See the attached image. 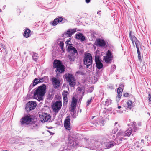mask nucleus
<instances>
[{"instance_id": "32", "label": "nucleus", "mask_w": 151, "mask_h": 151, "mask_svg": "<svg viewBox=\"0 0 151 151\" xmlns=\"http://www.w3.org/2000/svg\"><path fill=\"white\" fill-rule=\"evenodd\" d=\"M106 56L113 58V56L112 55V53L109 50H108L106 52Z\"/></svg>"}, {"instance_id": "10", "label": "nucleus", "mask_w": 151, "mask_h": 151, "mask_svg": "<svg viewBox=\"0 0 151 151\" xmlns=\"http://www.w3.org/2000/svg\"><path fill=\"white\" fill-rule=\"evenodd\" d=\"M68 22V20L65 18H63L62 17L56 18L51 23V24L54 26L56 25L59 23L63 24Z\"/></svg>"}, {"instance_id": "26", "label": "nucleus", "mask_w": 151, "mask_h": 151, "mask_svg": "<svg viewBox=\"0 0 151 151\" xmlns=\"http://www.w3.org/2000/svg\"><path fill=\"white\" fill-rule=\"evenodd\" d=\"M102 60L100 59V57L99 55H96L95 56V63L101 62Z\"/></svg>"}, {"instance_id": "6", "label": "nucleus", "mask_w": 151, "mask_h": 151, "mask_svg": "<svg viewBox=\"0 0 151 151\" xmlns=\"http://www.w3.org/2000/svg\"><path fill=\"white\" fill-rule=\"evenodd\" d=\"M67 81L69 82V85L71 87H74L76 84V80L72 74L66 73L63 76Z\"/></svg>"}, {"instance_id": "30", "label": "nucleus", "mask_w": 151, "mask_h": 151, "mask_svg": "<svg viewBox=\"0 0 151 151\" xmlns=\"http://www.w3.org/2000/svg\"><path fill=\"white\" fill-rule=\"evenodd\" d=\"M39 79L36 78H35L33 81V86H35L36 85H37L39 83H40V82L39 81Z\"/></svg>"}, {"instance_id": "47", "label": "nucleus", "mask_w": 151, "mask_h": 151, "mask_svg": "<svg viewBox=\"0 0 151 151\" xmlns=\"http://www.w3.org/2000/svg\"><path fill=\"white\" fill-rule=\"evenodd\" d=\"M48 98L50 100L52 99L53 98V97L52 96V95L51 94H49L48 95Z\"/></svg>"}, {"instance_id": "20", "label": "nucleus", "mask_w": 151, "mask_h": 151, "mask_svg": "<svg viewBox=\"0 0 151 151\" xmlns=\"http://www.w3.org/2000/svg\"><path fill=\"white\" fill-rule=\"evenodd\" d=\"M132 128L131 127H130L128 129L125 131L124 132L125 136H127L129 137L130 136L132 132Z\"/></svg>"}, {"instance_id": "51", "label": "nucleus", "mask_w": 151, "mask_h": 151, "mask_svg": "<svg viewBox=\"0 0 151 151\" xmlns=\"http://www.w3.org/2000/svg\"><path fill=\"white\" fill-rule=\"evenodd\" d=\"M136 47V48H137V50L139 49V47L140 45V43L139 44H135Z\"/></svg>"}, {"instance_id": "21", "label": "nucleus", "mask_w": 151, "mask_h": 151, "mask_svg": "<svg viewBox=\"0 0 151 151\" xmlns=\"http://www.w3.org/2000/svg\"><path fill=\"white\" fill-rule=\"evenodd\" d=\"M31 31L30 30L27 28H26L25 30L24 31L23 35L26 38H28L29 36L30 33Z\"/></svg>"}, {"instance_id": "36", "label": "nucleus", "mask_w": 151, "mask_h": 151, "mask_svg": "<svg viewBox=\"0 0 151 151\" xmlns=\"http://www.w3.org/2000/svg\"><path fill=\"white\" fill-rule=\"evenodd\" d=\"M68 94V92L65 90H64L63 91V97H67V95Z\"/></svg>"}, {"instance_id": "5", "label": "nucleus", "mask_w": 151, "mask_h": 151, "mask_svg": "<svg viewBox=\"0 0 151 151\" xmlns=\"http://www.w3.org/2000/svg\"><path fill=\"white\" fill-rule=\"evenodd\" d=\"M75 138L78 140H81L84 139L85 143L86 145V147L91 150L93 149V146L94 145L93 142V140L91 141L88 138H84V137L81 134H76Z\"/></svg>"}, {"instance_id": "64", "label": "nucleus", "mask_w": 151, "mask_h": 151, "mask_svg": "<svg viewBox=\"0 0 151 151\" xmlns=\"http://www.w3.org/2000/svg\"><path fill=\"white\" fill-rule=\"evenodd\" d=\"M121 106H118V109H119L121 108Z\"/></svg>"}, {"instance_id": "41", "label": "nucleus", "mask_w": 151, "mask_h": 151, "mask_svg": "<svg viewBox=\"0 0 151 151\" xmlns=\"http://www.w3.org/2000/svg\"><path fill=\"white\" fill-rule=\"evenodd\" d=\"M77 100L74 97H73L72 99V102L73 103L77 104Z\"/></svg>"}, {"instance_id": "11", "label": "nucleus", "mask_w": 151, "mask_h": 151, "mask_svg": "<svg viewBox=\"0 0 151 151\" xmlns=\"http://www.w3.org/2000/svg\"><path fill=\"white\" fill-rule=\"evenodd\" d=\"M95 45L97 46L103 47H107L106 43V41L103 39L98 38L96 39Z\"/></svg>"}, {"instance_id": "22", "label": "nucleus", "mask_w": 151, "mask_h": 151, "mask_svg": "<svg viewBox=\"0 0 151 151\" xmlns=\"http://www.w3.org/2000/svg\"><path fill=\"white\" fill-rule=\"evenodd\" d=\"M113 58L109 57L106 56H104V60L107 63H111V61L112 60Z\"/></svg>"}, {"instance_id": "27", "label": "nucleus", "mask_w": 151, "mask_h": 151, "mask_svg": "<svg viewBox=\"0 0 151 151\" xmlns=\"http://www.w3.org/2000/svg\"><path fill=\"white\" fill-rule=\"evenodd\" d=\"M96 66L97 68L99 70L102 68L103 66V65L102 63V62L99 63H96Z\"/></svg>"}, {"instance_id": "58", "label": "nucleus", "mask_w": 151, "mask_h": 151, "mask_svg": "<svg viewBox=\"0 0 151 151\" xmlns=\"http://www.w3.org/2000/svg\"><path fill=\"white\" fill-rule=\"evenodd\" d=\"M124 85L123 84V83H120L119 85V86L120 87H124Z\"/></svg>"}, {"instance_id": "34", "label": "nucleus", "mask_w": 151, "mask_h": 151, "mask_svg": "<svg viewBox=\"0 0 151 151\" xmlns=\"http://www.w3.org/2000/svg\"><path fill=\"white\" fill-rule=\"evenodd\" d=\"M37 54L36 53H34L32 55V58L35 61H37L38 58V56L37 55Z\"/></svg>"}, {"instance_id": "35", "label": "nucleus", "mask_w": 151, "mask_h": 151, "mask_svg": "<svg viewBox=\"0 0 151 151\" xmlns=\"http://www.w3.org/2000/svg\"><path fill=\"white\" fill-rule=\"evenodd\" d=\"M92 97H91L87 101L86 104V107L90 105V104H91V102L92 101Z\"/></svg>"}, {"instance_id": "8", "label": "nucleus", "mask_w": 151, "mask_h": 151, "mask_svg": "<svg viewBox=\"0 0 151 151\" xmlns=\"http://www.w3.org/2000/svg\"><path fill=\"white\" fill-rule=\"evenodd\" d=\"M37 106V104L35 101H30L28 102L26 105L25 109L27 112H29L34 110Z\"/></svg>"}, {"instance_id": "60", "label": "nucleus", "mask_w": 151, "mask_h": 151, "mask_svg": "<svg viewBox=\"0 0 151 151\" xmlns=\"http://www.w3.org/2000/svg\"><path fill=\"white\" fill-rule=\"evenodd\" d=\"M109 88H111V89H114V88H113V86H109Z\"/></svg>"}, {"instance_id": "16", "label": "nucleus", "mask_w": 151, "mask_h": 151, "mask_svg": "<svg viewBox=\"0 0 151 151\" xmlns=\"http://www.w3.org/2000/svg\"><path fill=\"white\" fill-rule=\"evenodd\" d=\"M131 34L132 31H131L129 32V37L132 41V42L134 45V42L135 44L140 43V42L134 35H132Z\"/></svg>"}, {"instance_id": "40", "label": "nucleus", "mask_w": 151, "mask_h": 151, "mask_svg": "<svg viewBox=\"0 0 151 151\" xmlns=\"http://www.w3.org/2000/svg\"><path fill=\"white\" fill-rule=\"evenodd\" d=\"M118 128L116 127L114 128V129L112 130V133L114 134H115L118 131Z\"/></svg>"}, {"instance_id": "44", "label": "nucleus", "mask_w": 151, "mask_h": 151, "mask_svg": "<svg viewBox=\"0 0 151 151\" xmlns=\"http://www.w3.org/2000/svg\"><path fill=\"white\" fill-rule=\"evenodd\" d=\"M133 127L132 129V132H136V131L137 130V128L136 127Z\"/></svg>"}, {"instance_id": "57", "label": "nucleus", "mask_w": 151, "mask_h": 151, "mask_svg": "<svg viewBox=\"0 0 151 151\" xmlns=\"http://www.w3.org/2000/svg\"><path fill=\"white\" fill-rule=\"evenodd\" d=\"M117 112L119 113H123V111H121V110H117Z\"/></svg>"}, {"instance_id": "33", "label": "nucleus", "mask_w": 151, "mask_h": 151, "mask_svg": "<svg viewBox=\"0 0 151 151\" xmlns=\"http://www.w3.org/2000/svg\"><path fill=\"white\" fill-rule=\"evenodd\" d=\"M127 105L128 107L130 109H131L132 107V102L131 101H128L127 102Z\"/></svg>"}, {"instance_id": "25", "label": "nucleus", "mask_w": 151, "mask_h": 151, "mask_svg": "<svg viewBox=\"0 0 151 151\" xmlns=\"http://www.w3.org/2000/svg\"><path fill=\"white\" fill-rule=\"evenodd\" d=\"M59 42H58V43L60 47L61 48L62 50L63 51V52H64L65 51V49L64 48V43L63 41H61L59 43Z\"/></svg>"}, {"instance_id": "24", "label": "nucleus", "mask_w": 151, "mask_h": 151, "mask_svg": "<svg viewBox=\"0 0 151 151\" xmlns=\"http://www.w3.org/2000/svg\"><path fill=\"white\" fill-rule=\"evenodd\" d=\"M28 127L30 129L33 130L37 129L38 128V126L37 124H35V123L29 126Z\"/></svg>"}, {"instance_id": "28", "label": "nucleus", "mask_w": 151, "mask_h": 151, "mask_svg": "<svg viewBox=\"0 0 151 151\" xmlns=\"http://www.w3.org/2000/svg\"><path fill=\"white\" fill-rule=\"evenodd\" d=\"M76 104H76L71 102V109L70 110V111H71V112H72L73 113L74 112L75 109L76 108Z\"/></svg>"}, {"instance_id": "39", "label": "nucleus", "mask_w": 151, "mask_h": 151, "mask_svg": "<svg viewBox=\"0 0 151 151\" xmlns=\"http://www.w3.org/2000/svg\"><path fill=\"white\" fill-rule=\"evenodd\" d=\"M50 116L49 115L45 116L44 118L43 119V120L45 121H47L49 120V119H50Z\"/></svg>"}, {"instance_id": "45", "label": "nucleus", "mask_w": 151, "mask_h": 151, "mask_svg": "<svg viewBox=\"0 0 151 151\" xmlns=\"http://www.w3.org/2000/svg\"><path fill=\"white\" fill-rule=\"evenodd\" d=\"M94 89V87L93 86H91V87H90L88 91L89 92H91L93 91Z\"/></svg>"}, {"instance_id": "38", "label": "nucleus", "mask_w": 151, "mask_h": 151, "mask_svg": "<svg viewBox=\"0 0 151 151\" xmlns=\"http://www.w3.org/2000/svg\"><path fill=\"white\" fill-rule=\"evenodd\" d=\"M77 90L79 93H81L82 91L83 92L84 90L83 87H78L77 89Z\"/></svg>"}, {"instance_id": "61", "label": "nucleus", "mask_w": 151, "mask_h": 151, "mask_svg": "<svg viewBox=\"0 0 151 151\" xmlns=\"http://www.w3.org/2000/svg\"><path fill=\"white\" fill-rule=\"evenodd\" d=\"M47 127L48 129H51L52 128V127Z\"/></svg>"}, {"instance_id": "31", "label": "nucleus", "mask_w": 151, "mask_h": 151, "mask_svg": "<svg viewBox=\"0 0 151 151\" xmlns=\"http://www.w3.org/2000/svg\"><path fill=\"white\" fill-rule=\"evenodd\" d=\"M111 101L110 99H107L105 101V106H108L110 104H111Z\"/></svg>"}, {"instance_id": "3", "label": "nucleus", "mask_w": 151, "mask_h": 151, "mask_svg": "<svg viewBox=\"0 0 151 151\" xmlns=\"http://www.w3.org/2000/svg\"><path fill=\"white\" fill-rule=\"evenodd\" d=\"M67 50L68 52H70L68 56L69 60L70 61H74L78 55L77 50L71 45H69L67 47Z\"/></svg>"}, {"instance_id": "4", "label": "nucleus", "mask_w": 151, "mask_h": 151, "mask_svg": "<svg viewBox=\"0 0 151 151\" xmlns=\"http://www.w3.org/2000/svg\"><path fill=\"white\" fill-rule=\"evenodd\" d=\"M53 64L54 68H56L55 71L56 73H62L64 72L65 67L60 60H55Z\"/></svg>"}, {"instance_id": "19", "label": "nucleus", "mask_w": 151, "mask_h": 151, "mask_svg": "<svg viewBox=\"0 0 151 151\" xmlns=\"http://www.w3.org/2000/svg\"><path fill=\"white\" fill-rule=\"evenodd\" d=\"M123 91V89L122 88L119 87L117 89V94L118 95L116 97V100H119L120 99L121 97L122 94V92Z\"/></svg>"}, {"instance_id": "1", "label": "nucleus", "mask_w": 151, "mask_h": 151, "mask_svg": "<svg viewBox=\"0 0 151 151\" xmlns=\"http://www.w3.org/2000/svg\"><path fill=\"white\" fill-rule=\"evenodd\" d=\"M46 86L45 84L39 86L34 92L33 98L40 101L43 100V97L46 93Z\"/></svg>"}, {"instance_id": "42", "label": "nucleus", "mask_w": 151, "mask_h": 151, "mask_svg": "<svg viewBox=\"0 0 151 151\" xmlns=\"http://www.w3.org/2000/svg\"><path fill=\"white\" fill-rule=\"evenodd\" d=\"M63 99L64 100L63 104L64 105L65 104H66L68 102V98L67 97H63Z\"/></svg>"}, {"instance_id": "2", "label": "nucleus", "mask_w": 151, "mask_h": 151, "mask_svg": "<svg viewBox=\"0 0 151 151\" xmlns=\"http://www.w3.org/2000/svg\"><path fill=\"white\" fill-rule=\"evenodd\" d=\"M20 122L21 126L26 127H28L35 123L33 116L30 114L24 115L21 119Z\"/></svg>"}, {"instance_id": "7", "label": "nucleus", "mask_w": 151, "mask_h": 151, "mask_svg": "<svg viewBox=\"0 0 151 151\" xmlns=\"http://www.w3.org/2000/svg\"><path fill=\"white\" fill-rule=\"evenodd\" d=\"M93 60V59L91 54L88 53L85 55L83 61L84 64L86 66L87 68L92 65Z\"/></svg>"}, {"instance_id": "59", "label": "nucleus", "mask_w": 151, "mask_h": 151, "mask_svg": "<svg viewBox=\"0 0 151 151\" xmlns=\"http://www.w3.org/2000/svg\"><path fill=\"white\" fill-rule=\"evenodd\" d=\"M101 13V11H98L97 13L98 14L100 15Z\"/></svg>"}, {"instance_id": "12", "label": "nucleus", "mask_w": 151, "mask_h": 151, "mask_svg": "<svg viewBox=\"0 0 151 151\" xmlns=\"http://www.w3.org/2000/svg\"><path fill=\"white\" fill-rule=\"evenodd\" d=\"M62 106V102L60 101H57L52 105V109L55 112H58Z\"/></svg>"}, {"instance_id": "9", "label": "nucleus", "mask_w": 151, "mask_h": 151, "mask_svg": "<svg viewBox=\"0 0 151 151\" xmlns=\"http://www.w3.org/2000/svg\"><path fill=\"white\" fill-rule=\"evenodd\" d=\"M104 144L105 148L106 149H110L116 145L115 141L108 139H105L104 140Z\"/></svg>"}, {"instance_id": "18", "label": "nucleus", "mask_w": 151, "mask_h": 151, "mask_svg": "<svg viewBox=\"0 0 151 151\" xmlns=\"http://www.w3.org/2000/svg\"><path fill=\"white\" fill-rule=\"evenodd\" d=\"M75 38L80 40L81 41H84L85 40V37L82 33H78L75 35Z\"/></svg>"}, {"instance_id": "37", "label": "nucleus", "mask_w": 151, "mask_h": 151, "mask_svg": "<svg viewBox=\"0 0 151 151\" xmlns=\"http://www.w3.org/2000/svg\"><path fill=\"white\" fill-rule=\"evenodd\" d=\"M125 136L124 132L122 131L119 132L117 134V136L118 137V136Z\"/></svg>"}, {"instance_id": "62", "label": "nucleus", "mask_w": 151, "mask_h": 151, "mask_svg": "<svg viewBox=\"0 0 151 151\" xmlns=\"http://www.w3.org/2000/svg\"><path fill=\"white\" fill-rule=\"evenodd\" d=\"M141 142L144 143V140L143 139H141Z\"/></svg>"}, {"instance_id": "15", "label": "nucleus", "mask_w": 151, "mask_h": 151, "mask_svg": "<svg viewBox=\"0 0 151 151\" xmlns=\"http://www.w3.org/2000/svg\"><path fill=\"white\" fill-rule=\"evenodd\" d=\"M70 117L69 116L67 117L66 119H65L64 123V126L66 129L70 130L71 128L70 126Z\"/></svg>"}, {"instance_id": "23", "label": "nucleus", "mask_w": 151, "mask_h": 151, "mask_svg": "<svg viewBox=\"0 0 151 151\" xmlns=\"http://www.w3.org/2000/svg\"><path fill=\"white\" fill-rule=\"evenodd\" d=\"M39 81H40V83L46 82L48 80V77L47 76H45L39 79Z\"/></svg>"}, {"instance_id": "50", "label": "nucleus", "mask_w": 151, "mask_h": 151, "mask_svg": "<svg viewBox=\"0 0 151 151\" xmlns=\"http://www.w3.org/2000/svg\"><path fill=\"white\" fill-rule=\"evenodd\" d=\"M129 93H125L123 94L124 96L127 97L129 96Z\"/></svg>"}, {"instance_id": "17", "label": "nucleus", "mask_w": 151, "mask_h": 151, "mask_svg": "<svg viewBox=\"0 0 151 151\" xmlns=\"http://www.w3.org/2000/svg\"><path fill=\"white\" fill-rule=\"evenodd\" d=\"M52 81L55 88H59L60 83V81L59 79L53 77L52 78Z\"/></svg>"}, {"instance_id": "52", "label": "nucleus", "mask_w": 151, "mask_h": 151, "mask_svg": "<svg viewBox=\"0 0 151 151\" xmlns=\"http://www.w3.org/2000/svg\"><path fill=\"white\" fill-rule=\"evenodd\" d=\"M138 59L139 60V61L140 62H141L142 60V59H141V55H138Z\"/></svg>"}, {"instance_id": "53", "label": "nucleus", "mask_w": 151, "mask_h": 151, "mask_svg": "<svg viewBox=\"0 0 151 151\" xmlns=\"http://www.w3.org/2000/svg\"><path fill=\"white\" fill-rule=\"evenodd\" d=\"M136 124V123L134 122H133V124L132 125V127H135V126Z\"/></svg>"}, {"instance_id": "56", "label": "nucleus", "mask_w": 151, "mask_h": 151, "mask_svg": "<svg viewBox=\"0 0 151 151\" xmlns=\"http://www.w3.org/2000/svg\"><path fill=\"white\" fill-rule=\"evenodd\" d=\"M91 0H85V2L86 3H89L90 2Z\"/></svg>"}, {"instance_id": "54", "label": "nucleus", "mask_w": 151, "mask_h": 151, "mask_svg": "<svg viewBox=\"0 0 151 151\" xmlns=\"http://www.w3.org/2000/svg\"><path fill=\"white\" fill-rule=\"evenodd\" d=\"M137 52L138 55H140V52L139 49H137Z\"/></svg>"}, {"instance_id": "43", "label": "nucleus", "mask_w": 151, "mask_h": 151, "mask_svg": "<svg viewBox=\"0 0 151 151\" xmlns=\"http://www.w3.org/2000/svg\"><path fill=\"white\" fill-rule=\"evenodd\" d=\"M116 66L115 65H113L111 66V70L112 72L114 71L116 69Z\"/></svg>"}, {"instance_id": "14", "label": "nucleus", "mask_w": 151, "mask_h": 151, "mask_svg": "<svg viewBox=\"0 0 151 151\" xmlns=\"http://www.w3.org/2000/svg\"><path fill=\"white\" fill-rule=\"evenodd\" d=\"M76 29H69L66 32L63 34V36L64 37H70L76 31Z\"/></svg>"}, {"instance_id": "46", "label": "nucleus", "mask_w": 151, "mask_h": 151, "mask_svg": "<svg viewBox=\"0 0 151 151\" xmlns=\"http://www.w3.org/2000/svg\"><path fill=\"white\" fill-rule=\"evenodd\" d=\"M1 46L5 50H6L5 45L1 43L0 44Z\"/></svg>"}, {"instance_id": "63", "label": "nucleus", "mask_w": 151, "mask_h": 151, "mask_svg": "<svg viewBox=\"0 0 151 151\" xmlns=\"http://www.w3.org/2000/svg\"><path fill=\"white\" fill-rule=\"evenodd\" d=\"M6 7V5H4L3 6V9H5V8Z\"/></svg>"}, {"instance_id": "55", "label": "nucleus", "mask_w": 151, "mask_h": 151, "mask_svg": "<svg viewBox=\"0 0 151 151\" xmlns=\"http://www.w3.org/2000/svg\"><path fill=\"white\" fill-rule=\"evenodd\" d=\"M47 131L50 134V135H53L54 134V133L52 132H50V131H49L48 130H47Z\"/></svg>"}, {"instance_id": "13", "label": "nucleus", "mask_w": 151, "mask_h": 151, "mask_svg": "<svg viewBox=\"0 0 151 151\" xmlns=\"http://www.w3.org/2000/svg\"><path fill=\"white\" fill-rule=\"evenodd\" d=\"M78 145V142L73 137H70L68 138V145L70 147H74Z\"/></svg>"}, {"instance_id": "29", "label": "nucleus", "mask_w": 151, "mask_h": 151, "mask_svg": "<svg viewBox=\"0 0 151 151\" xmlns=\"http://www.w3.org/2000/svg\"><path fill=\"white\" fill-rule=\"evenodd\" d=\"M124 139V138L123 137H119V138H117V141L118 140L119 141V142H117L116 141H115L116 143V145H119L121 143V142L122 141V140Z\"/></svg>"}, {"instance_id": "48", "label": "nucleus", "mask_w": 151, "mask_h": 151, "mask_svg": "<svg viewBox=\"0 0 151 151\" xmlns=\"http://www.w3.org/2000/svg\"><path fill=\"white\" fill-rule=\"evenodd\" d=\"M34 86H33V84H31L30 85L29 87V91H30L32 89V88Z\"/></svg>"}, {"instance_id": "49", "label": "nucleus", "mask_w": 151, "mask_h": 151, "mask_svg": "<svg viewBox=\"0 0 151 151\" xmlns=\"http://www.w3.org/2000/svg\"><path fill=\"white\" fill-rule=\"evenodd\" d=\"M148 99L151 102V95L150 94L148 95Z\"/></svg>"}]
</instances>
